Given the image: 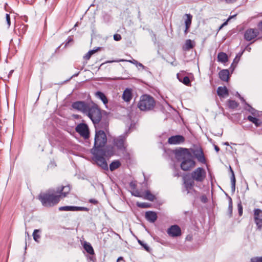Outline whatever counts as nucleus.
Listing matches in <instances>:
<instances>
[{
	"mask_svg": "<svg viewBox=\"0 0 262 262\" xmlns=\"http://www.w3.org/2000/svg\"><path fill=\"white\" fill-rule=\"evenodd\" d=\"M72 107L88 116L94 124L100 123L102 118L101 110L98 105L93 102L77 101L72 103Z\"/></svg>",
	"mask_w": 262,
	"mask_h": 262,
	"instance_id": "nucleus-1",
	"label": "nucleus"
},
{
	"mask_svg": "<svg viewBox=\"0 0 262 262\" xmlns=\"http://www.w3.org/2000/svg\"><path fill=\"white\" fill-rule=\"evenodd\" d=\"M38 198L43 206L51 207L59 203L61 195H58L56 191L50 189L46 192L40 193Z\"/></svg>",
	"mask_w": 262,
	"mask_h": 262,
	"instance_id": "nucleus-2",
	"label": "nucleus"
},
{
	"mask_svg": "<svg viewBox=\"0 0 262 262\" xmlns=\"http://www.w3.org/2000/svg\"><path fill=\"white\" fill-rule=\"evenodd\" d=\"M176 155L182 159L181 168L184 171H189L194 167L195 162L192 159V155L187 148H181L176 151Z\"/></svg>",
	"mask_w": 262,
	"mask_h": 262,
	"instance_id": "nucleus-3",
	"label": "nucleus"
},
{
	"mask_svg": "<svg viewBox=\"0 0 262 262\" xmlns=\"http://www.w3.org/2000/svg\"><path fill=\"white\" fill-rule=\"evenodd\" d=\"M155 105L156 101L154 98L147 94L142 95L138 103V108L142 111L152 110Z\"/></svg>",
	"mask_w": 262,
	"mask_h": 262,
	"instance_id": "nucleus-4",
	"label": "nucleus"
},
{
	"mask_svg": "<svg viewBox=\"0 0 262 262\" xmlns=\"http://www.w3.org/2000/svg\"><path fill=\"white\" fill-rule=\"evenodd\" d=\"M107 142L105 133L102 130H96L94 147L91 149L100 150V148L105 146Z\"/></svg>",
	"mask_w": 262,
	"mask_h": 262,
	"instance_id": "nucleus-5",
	"label": "nucleus"
},
{
	"mask_svg": "<svg viewBox=\"0 0 262 262\" xmlns=\"http://www.w3.org/2000/svg\"><path fill=\"white\" fill-rule=\"evenodd\" d=\"M127 136V132H126L113 140L114 146L118 151L121 152L123 154L127 153V144L126 141Z\"/></svg>",
	"mask_w": 262,
	"mask_h": 262,
	"instance_id": "nucleus-6",
	"label": "nucleus"
},
{
	"mask_svg": "<svg viewBox=\"0 0 262 262\" xmlns=\"http://www.w3.org/2000/svg\"><path fill=\"white\" fill-rule=\"evenodd\" d=\"M91 152L93 155L92 159L97 165L104 170H107V163L104 157L105 156L102 154V152L100 150L91 149Z\"/></svg>",
	"mask_w": 262,
	"mask_h": 262,
	"instance_id": "nucleus-7",
	"label": "nucleus"
},
{
	"mask_svg": "<svg viewBox=\"0 0 262 262\" xmlns=\"http://www.w3.org/2000/svg\"><path fill=\"white\" fill-rule=\"evenodd\" d=\"M206 177L205 169L202 167H198L191 173L192 179L197 182H203Z\"/></svg>",
	"mask_w": 262,
	"mask_h": 262,
	"instance_id": "nucleus-8",
	"label": "nucleus"
},
{
	"mask_svg": "<svg viewBox=\"0 0 262 262\" xmlns=\"http://www.w3.org/2000/svg\"><path fill=\"white\" fill-rule=\"evenodd\" d=\"M75 130L85 139H88L90 137L89 127L85 123H81L78 124L75 128Z\"/></svg>",
	"mask_w": 262,
	"mask_h": 262,
	"instance_id": "nucleus-9",
	"label": "nucleus"
},
{
	"mask_svg": "<svg viewBox=\"0 0 262 262\" xmlns=\"http://www.w3.org/2000/svg\"><path fill=\"white\" fill-rule=\"evenodd\" d=\"M259 35V31L256 28H248L244 32V38L248 41L255 39Z\"/></svg>",
	"mask_w": 262,
	"mask_h": 262,
	"instance_id": "nucleus-10",
	"label": "nucleus"
},
{
	"mask_svg": "<svg viewBox=\"0 0 262 262\" xmlns=\"http://www.w3.org/2000/svg\"><path fill=\"white\" fill-rule=\"evenodd\" d=\"M254 220L258 230H260L262 228V210L260 209H254Z\"/></svg>",
	"mask_w": 262,
	"mask_h": 262,
	"instance_id": "nucleus-11",
	"label": "nucleus"
},
{
	"mask_svg": "<svg viewBox=\"0 0 262 262\" xmlns=\"http://www.w3.org/2000/svg\"><path fill=\"white\" fill-rule=\"evenodd\" d=\"M167 232L171 237H177L181 235V229L178 225H174L167 229Z\"/></svg>",
	"mask_w": 262,
	"mask_h": 262,
	"instance_id": "nucleus-12",
	"label": "nucleus"
},
{
	"mask_svg": "<svg viewBox=\"0 0 262 262\" xmlns=\"http://www.w3.org/2000/svg\"><path fill=\"white\" fill-rule=\"evenodd\" d=\"M58 210L59 211H88L89 209L85 207H77V206H61L59 207Z\"/></svg>",
	"mask_w": 262,
	"mask_h": 262,
	"instance_id": "nucleus-13",
	"label": "nucleus"
},
{
	"mask_svg": "<svg viewBox=\"0 0 262 262\" xmlns=\"http://www.w3.org/2000/svg\"><path fill=\"white\" fill-rule=\"evenodd\" d=\"M185 141V138L181 135L172 136L168 139V143L169 144L177 145L183 143Z\"/></svg>",
	"mask_w": 262,
	"mask_h": 262,
	"instance_id": "nucleus-14",
	"label": "nucleus"
},
{
	"mask_svg": "<svg viewBox=\"0 0 262 262\" xmlns=\"http://www.w3.org/2000/svg\"><path fill=\"white\" fill-rule=\"evenodd\" d=\"M183 181L185 188L187 191V193H189L190 190L192 189L194 185V180L192 178L184 177Z\"/></svg>",
	"mask_w": 262,
	"mask_h": 262,
	"instance_id": "nucleus-15",
	"label": "nucleus"
},
{
	"mask_svg": "<svg viewBox=\"0 0 262 262\" xmlns=\"http://www.w3.org/2000/svg\"><path fill=\"white\" fill-rule=\"evenodd\" d=\"M193 154L194 156L196 158L199 162L203 164L206 163V159L204 156L203 151L201 148L194 149L193 151Z\"/></svg>",
	"mask_w": 262,
	"mask_h": 262,
	"instance_id": "nucleus-16",
	"label": "nucleus"
},
{
	"mask_svg": "<svg viewBox=\"0 0 262 262\" xmlns=\"http://www.w3.org/2000/svg\"><path fill=\"white\" fill-rule=\"evenodd\" d=\"M100 151L102 152V154L105 156H112L114 155L115 150L114 147L111 145H107L105 147L100 149Z\"/></svg>",
	"mask_w": 262,
	"mask_h": 262,
	"instance_id": "nucleus-17",
	"label": "nucleus"
},
{
	"mask_svg": "<svg viewBox=\"0 0 262 262\" xmlns=\"http://www.w3.org/2000/svg\"><path fill=\"white\" fill-rule=\"evenodd\" d=\"M69 186H62L61 188H58L56 192L58 195H61V198H64L70 191Z\"/></svg>",
	"mask_w": 262,
	"mask_h": 262,
	"instance_id": "nucleus-18",
	"label": "nucleus"
},
{
	"mask_svg": "<svg viewBox=\"0 0 262 262\" xmlns=\"http://www.w3.org/2000/svg\"><path fill=\"white\" fill-rule=\"evenodd\" d=\"M145 217L148 222L154 223L157 219V214L154 211H148L146 212Z\"/></svg>",
	"mask_w": 262,
	"mask_h": 262,
	"instance_id": "nucleus-19",
	"label": "nucleus"
},
{
	"mask_svg": "<svg viewBox=\"0 0 262 262\" xmlns=\"http://www.w3.org/2000/svg\"><path fill=\"white\" fill-rule=\"evenodd\" d=\"M220 78L224 81H228L229 77V72L228 70H222L219 73Z\"/></svg>",
	"mask_w": 262,
	"mask_h": 262,
	"instance_id": "nucleus-20",
	"label": "nucleus"
},
{
	"mask_svg": "<svg viewBox=\"0 0 262 262\" xmlns=\"http://www.w3.org/2000/svg\"><path fill=\"white\" fill-rule=\"evenodd\" d=\"M122 98L126 102L130 101L132 98V93L131 90L126 89L123 93Z\"/></svg>",
	"mask_w": 262,
	"mask_h": 262,
	"instance_id": "nucleus-21",
	"label": "nucleus"
},
{
	"mask_svg": "<svg viewBox=\"0 0 262 262\" xmlns=\"http://www.w3.org/2000/svg\"><path fill=\"white\" fill-rule=\"evenodd\" d=\"M216 92L220 97H224L228 95V90L226 86H219L217 89Z\"/></svg>",
	"mask_w": 262,
	"mask_h": 262,
	"instance_id": "nucleus-22",
	"label": "nucleus"
},
{
	"mask_svg": "<svg viewBox=\"0 0 262 262\" xmlns=\"http://www.w3.org/2000/svg\"><path fill=\"white\" fill-rule=\"evenodd\" d=\"M177 78L180 82H182L183 83H184L186 85H189V84L190 83V81L189 77H188L187 76H183L182 74H179V73L177 74Z\"/></svg>",
	"mask_w": 262,
	"mask_h": 262,
	"instance_id": "nucleus-23",
	"label": "nucleus"
},
{
	"mask_svg": "<svg viewBox=\"0 0 262 262\" xmlns=\"http://www.w3.org/2000/svg\"><path fill=\"white\" fill-rule=\"evenodd\" d=\"M241 99L242 102H245L246 105H247V107L245 108V109L248 111L249 112H250L253 116H256L258 114V112L257 110L251 107L250 105L247 104L246 102L245 99L241 97Z\"/></svg>",
	"mask_w": 262,
	"mask_h": 262,
	"instance_id": "nucleus-24",
	"label": "nucleus"
},
{
	"mask_svg": "<svg viewBox=\"0 0 262 262\" xmlns=\"http://www.w3.org/2000/svg\"><path fill=\"white\" fill-rule=\"evenodd\" d=\"M95 96L100 99L104 104L106 105L108 103L107 98L103 93L100 91H97L95 93Z\"/></svg>",
	"mask_w": 262,
	"mask_h": 262,
	"instance_id": "nucleus-25",
	"label": "nucleus"
},
{
	"mask_svg": "<svg viewBox=\"0 0 262 262\" xmlns=\"http://www.w3.org/2000/svg\"><path fill=\"white\" fill-rule=\"evenodd\" d=\"M230 170L231 173V191H232V193H234V192L235 191L236 179H235V175L234 173V171L231 167H230Z\"/></svg>",
	"mask_w": 262,
	"mask_h": 262,
	"instance_id": "nucleus-26",
	"label": "nucleus"
},
{
	"mask_svg": "<svg viewBox=\"0 0 262 262\" xmlns=\"http://www.w3.org/2000/svg\"><path fill=\"white\" fill-rule=\"evenodd\" d=\"M247 119L249 121L254 123L256 127H259L261 125V122L258 119L256 118L255 116H252L249 115L247 117Z\"/></svg>",
	"mask_w": 262,
	"mask_h": 262,
	"instance_id": "nucleus-27",
	"label": "nucleus"
},
{
	"mask_svg": "<svg viewBox=\"0 0 262 262\" xmlns=\"http://www.w3.org/2000/svg\"><path fill=\"white\" fill-rule=\"evenodd\" d=\"M217 60L222 63H225L228 61V56L224 52H220L217 55Z\"/></svg>",
	"mask_w": 262,
	"mask_h": 262,
	"instance_id": "nucleus-28",
	"label": "nucleus"
},
{
	"mask_svg": "<svg viewBox=\"0 0 262 262\" xmlns=\"http://www.w3.org/2000/svg\"><path fill=\"white\" fill-rule=\"evenodd\" d=\"M121 165V163L118 160L113 161L110 165V169L111 171H114Z\"/></svg>",
	"mask_w": 262,
	"mask_h": 262,
	"instance_id": "nucleus-29",
	"label": "nucleus"
},
{
	"mask_svg": "<svg viewBox=\"0 0 262 262\" xmlns=\"http://www.w3.org/2000/svg\"><path fill=\"white\" fill-rule=\"evenodd\" d=\"M194 47L192 41L190 39H187L185 41V45L183 46V49L186 51L192 49Z\"/></svg>",
	"mask_w": 262,
	"mask_h": 262,
	"instance_id": "nucleus-30",
	"label": "nucleus"
},
{
	"mask_svg": "<svg viewBox=\"0 0 262 262\" xmlns=\"http://www.w3.org/2000/svg\"><path fill=\"white\" fill-rule=\"evenodd\" d=\"M84 248L88 253L90 254H94V249L90 244L86 243H85L84 244Z\"/></svg>",
	"mask_w": 262,
	"mask_h": 262,
	"instance_id": "nucleus-31",
	"label": "nucleus"
},
{
	"mask_svg": "<svg viewBox=\"0 0 262 262\" xmlns=\"http://www.w3.org/2000/svg\"><path fill=\"white\" fill-rule=\"evenodd\" d=\"M186 15L187 16V18L185 20V27L187 29V28H189V27H190L192 16L190 14H186Z\"/></svg>",
	"mask_w": 262,
	"mask_h": 262,
	"instance_id": "nucleus-32",
	"label": "nucleus"
},
{
	"mask_svg": "<svg viewBox=\"0 0 262 262\" xmlns=\"http://www.w3.org/2000/svg\"><path fill=\"white\" fill-rule=\"evenodd\" d=\"M144 199L150 201H154L156 199L155 196L151 193V192L149 190H147L145 191V195Z\"/></svg>",
	"mask_w": 262,
	"mask_h": 262,
	"instance_id": "nucleus-33",
	"label": "nucleus"
},
{
	"mask_svg": "<svg viewBox=\"0 0 262 262\" xmlns=\"http://www.w3.org/2000/svg\"><path fill=\"white\" fill-rule=\"evenodd\" d=\"M40 232V230L35 229L33 233V239L35 242L37 243L39 242V239L40 238V235L39 234Z\"/></svg>",
	"mask_w": 262,
	"mask_h": 262,
	"instance_id": "nucleus-34",
	"label": "nucleus"
},
{
	"mask_svg": "<svg viewBox=\"0 0 262 262\" xmlns=\"http://www.w3.org/2000/svg\"><path fill=\"white\" fill-rule=\"evenodd\" d=\"M27 30V26L22 24L19 26V28H18V32L19 34V35H23L24 34Z\"/></svg>",
	"mask_w": 262,
	"mask_h": 262,
	"instance_id": "nucleus-35",
	"label": "nucleus"
},
{
	"mask_svg": "<svg viewBox=\"0 0 262 262\" xmlns=\"http://www.w3.org/2000/svg\"><path fill=\"white\" fill-rule=\"evenodd\" d=\"M99 49V48H98L96 50H92L89 51L84 56L83 58L86 60H88L90 59L91 56L94 54Z\"/></svg>",
	"mask_w": 262,
	"mask_h": 262,
	"instance_id": "nucleus-36",
	"label": "nucleus"
},
{
	"mask_svg": "<svg viewBox=\"0 0 262 262\" xmlns=\"http://www.w3.org/2000/svg\"><path fill=\"white\" fill-rule=\"evenodd\" d=\"M228 105L230 108L234 109L238 106V104L234 100H229Z\"/></svg>",
	"mask_w": 262,
	"mask_h": 262,
	"instance_id": "nucleus-37",
	"label": "nucleus"
},
{
	"mask_svg": "<svg viewBox=\"0 0 262 262\" xmlns=\"http://www.w3.org/2000/svg\"><path fill=\"white\" fill-rule=\"evenodd\" d=\"M137 206L142 208H147L150 207V204L148 203L137 202Z\"/></svg>",
	"mask_w": 262,
	"mask_h": 262,
	"instance_id": "nucleus-38",
	"label": "nucleus"
},
{
	"mask_svg": "<svg viewBox=\"0 0 262 262\" xmlns=\"http://www.w3.org/2000/svg\"><path fill=\"white\" fill-rule=\"evenodd\" d=\"M138 242L139 244L140 245H141L146 251H149L150 248H149V246L147 245V244H146V243H144V242H143L141 240H139V239L138 240Z\"/></svg>",
	"mask_w": 262,
	"mask_h": 262,
	"instance_id": "nucleus-39",
	"label": "nucleus"
},
{
	"mask_svg": "<svg viewBox=\"0 0 262 262\" xmlns=\"http://www.w3.org/2000/svg\"><path fill=\"white\" fill-rule=\"evenodd\" d=\"M229 199V205H228V211L230 215L232 212V201L230 196H228Z\"/></svg>",
	"mask_w": 262,
	"mask_h": 262,
	"instance_id": "nucleus-40",
	"label": "nucleus"
},
{
	"mask_svg": "<svg viewBox=\"0 0 262 262\" xmlns=\"http://www.w3.org/2000/svg\"><path fill=\"white\" fill-rule=\"evenodd\" d=\"M242 54H243V52H242L241 53H239L238 54H237L235 58H234V59L233 60V63H232L231 66H232L234 63L237 64L238 63V62L239 60V58H240V57H241V56Z\"/></svg>",
	"mask_w": 262,
	"mask_h": 262,
	"instance_id": "nucleus-41",
	"label": "nucleus"
},
{
	"mask_svg": "<svg viewBox=\"0 0 262 262\" xmlns=\"http://www.w3.org/2000/svg\"><path fill=\"white\" fill-rule=\"evenodd\" d=\"M251 262H262V256L252 257L251 258Z\"/></svg>",
	"mask_w": 262,
	"mask_h": 262,
	"instance_id": "nucleus-42",
	"label": "nucleus"
},
{
	"mask_svg": "<svg viewBox=\"0 0 262 262\" xmlns=\"http://www.w3.org/2000/svg\"><path fill=\"white\" fill-rule=\"evenodd\" d=\"M237 208L239 215L241 216L243 214V206L241 203H239L237 204Z\"/></svg>",
	"mask_w": 262,
	"mask_h": 262,
	"instance_id": "nucleus-43",
	"label": "nucleus"
},
{
	"mask_svg": "<svg viewBox=\"0 0 262 262\" xmlns=\"http://www.w3.org/2000/svg\"><path fill=\"white\" fill-rule=\"evenodd\" d=\"M257 30L259 32V34L262 33V20L257 24Z\"/></svg>",
	"mask_w": 262,
	"mask_h": 262,
	"instance_id": "nucleus-44",
	"label": "nucleus"
},
{
	"mask_svg": "<svg viewBox=\"0 0 262 262\" xmlns=\"http://www.w3.org/2000/svg\"><path fill=\"white\" fill-rule=\"evenodd\" d=\"M114 39L116 41H119L121 39V36L119 34H116L114 35Z\"/></svg>",
	"mask_w": 262,
	"mask_h": 262,
	"instance_id": "nucleus-45",
	"label": "nucleus"
},
{
	"mask_svg": "<svg viewBox=\"0 0 262 262\" xmlns=\"http://www.w3.org/2000/svg\"><path fill=\"white\" fill-rule=\"evenodd\" d=\"M6 18L7 23L8 26L9 27L11 24V21H10V16L9 14H6Z\"/></svg>",
	"mask_w": 262,
	"mask_h": 262,
	"instance_id": "nucleus-46",
	"label": "nucleus"
},
{
	"mask_svg": "<svg viewBox=\"0 0 262 262\" xmlns=\"http://www.w3.org/2000/svg\"><path fill=\"white\" fill-rule=\"evenodd\" d=\"M124 61H126V60H124V59L115 60H108V61H105L104 63H112V62H117Z\"/></svg>",
	"mask_w": 262,
	"mask_h": 262,
	"instance_id": "nucleus-47",
	"label": "nucleus"
},
{
	"mask_svg": "<svg viewBox=\"0 0 262 262\" xmlns=\"http://www.w3.org/2000/svg\"><path fill=\"white\" fill-rule=\"evenodd\" d=\"M201 201L203 203H206L207 201V198L205 195H203L200 197Z\"/></svg>",
	"mask_w": 262,
	"mask_h": 262,
	"instance_id": "nucleus-48",
	"label": "nucleus"
},
{
	"mask_svg": "<svg viewBox=\"0 0 262 262\" xmlns=\"http://www.w3.org/2000/svg\"><path fill=\"white\" fill-rule=\"evenodd\" d=\"M174 171L173 172V176L177 177H179L180 176V174L178 170H177L176 167H174Z\"/></svg>",
	"mask_w": 262,
	"mask_h": 262,
	"instance_id": "nucleus-49",
	"label": "nucleus"
},
{
	"mask_svg": "<svg viewBox=\"0 0 262 262\" xmlns=\"http://www.w3.org/2000/svg\"><path fill=\"white\" fill-rule=\"evenodd\" d=\"M73 40L72 38L71 37H69L66 40V42L65 43V47H66L68 43H69L71 41Z\"/></svg>",
	"mask_w": 262,
	"mask_h": 262,
	"instance_id": "nucleus-50",
	"label": "nucleus"
},
{
	"mask_svg": "<svg viewBox=\"0 0 262 262\" xmlns=\"http://www.w3.org/2000/svg\"><path fill=\"white\" fill-rule=\"evenodd\" d=\"M228 23V20L224 22L220 27L219 29H221L224 26L226 25Z\"/></svg>",
	"mask_w": 262,
	"mask_h": 262,
	"instance_id": "nucleus-51",
	"label": "nucleus"
},
{
	"mask_svg": "<svg viewBox=\"0 0 262 262\" xmlns=\"http://www.w3.org/2000/svg\"><path fill=\"white\" fill-rule=\"evenodd\" d=\"M129 62H131V63H133L134 64H137V63H138V61L136 60H133V61H131V60H128Z\"/></svg>",
	"mask_w": 262,
	"mask_h": 262,
	"instance_id": "nucleus-52",
	"label": "nucleus"
},
{
	"mask_svg": "<svg viewBox=\"0 0 262 262\" xmlns=\"http://www.w3.org/2000/svg\"><path fill=\"white\" fill-rule=\"evenodd\" d=\"M214 149L216 152H218L220 150V148L217 145H214Z\"/></svg>",
	"mask_w": 262,
	"mask_h": 262,
	"instance_id": "nucleus-53",
	"label": "nucleus"
},
{
	"mask_svg": "<svg viewBox=\"0 0 262 262\" xmlns=\"http://www.w3.org/2000/svg\"><path fill=\"white\" fill-rule=\"evenodd\" d=\"M137 65H138V66H139L140 67H144L142 63H139L138 62V63H137Z\"/></svg>",
	"mask_w": 262,
	"mask_h": 262,
	"instance_id": "nucleus-54",
	"label": "nucleus"
},
{
	"mask_svg": "<svg viewBox=\"0 0 262 262\" xmlns=\"http://www.w3.org/2000/svg\"><path fill=\"white\" fill-rule=\"evenodd\" d=\"M246 50L248 51V52H250L251 50V48L250 47H246Z\"/></svg>",
	"mask_w": 262,
	"mask_h": 262,
	"instance_id": "nucleus-55",
	"label": "nucleus"
},
{
	"mask_svg": "<svg viewBox=\"0 0 262 262\" xmlns=\"http://www.w3.org/2000/svg\"><path fill=\"white\" fill-rule=\"evenodd\" d=\"M188 29H189V28H187L186 29V28L185 27V31H184V33H185V34H186L188 33Z\"/></svg>",
	"mask_w": 262,
	"mask_h": 262,
	"instance_id": "nucleus-56",
	"label": "nucleus"
},
{
	"mask_svg": "<svg viewBox=\"0 0 262 262\" xmlns=\"http://www.w3.org/2000/svg\"><path fill=\"white\" fill-rule=\"evenodd\" d=\"M122 259H123V257L120 256V257L118 258L117 261H119V260H122Z\"/></svg>",
	"mask_w": 262,
	"mask_h": 262,
	"instance_id": "nucleus-57",
	"label": "nucleus"
},
{
	"mask_svg": "<svg viewBox=\"0 0 262 262\" xmlns=\"http://www.w3.org/2000/svg\"><path fill=\"white\" fill-rule=\"evenodd\" d=\"M235 16H236V15H233V16H230L229 17V18H228V19L227 20L228 21V20H229V19H231V18H233V17H235Z\"/></svg>",
	"mask_w": 262,
	"mask_h": 262,
	"instance_id": "nucleus-58",
	"label": "nucleus"
},
{
	"mask_svg": "<svg viewBox=\"0 0 262 262\" xmlns=\"http://www.w3.org/2000/svg\"><path fill=\"white\" fill-rule=\"evenodd\" d=\"M90 202H91V203H94V202H96V201L94 200H90Z\"/></svg>",
	"mask_w": 262,
	"mask_h": 262,
	"instance_id": "nucleus-59",
	"label": "nucleus"
},
{
	"mask_svg": "<svg viewBox=\"0 0 262 262\" xmlns=\"http://www.w3.org/2000/svg\"><path fill=\"white\" fill-rule=\"evenodd\" d=\"M134 195H135V196H140L139 195V194H138V193H137V194H134Z\"/></svg>",
	"mask_w": 262,
	"mask_h": 262,
	"instance_id": "nucleus-60",
	"label": "nucleus"
},
{
	"mask_svg": "<svg viewBox=\"0 0 262 262\" xmlns=\"http://www.w3.org/2000/svg\"><path fill=\"white\" fill-rule=\"evenodd\" d=\"M224 145H229V143H228V142H225V143H224Z\"/></svg>",
	"mask_w": 262,
	"mask_h": 262,
	"instance_id": "nucleus-61",
	"label": "nucleus"
},
{
	"mask_svg": "<svg viewBox=\"0 0 262 262\" xmlns=\"http://www.w3.org/2000/svg\"><path fill=\"white\" fill-rule=\"evenodd\" d=\"M46 2L47 1V0H45Z\"/></svg>",
	"mask_w": 262,
	"mask_h": 262,
	"instance_id": "nucleus-62",
	"label": "nucleus"
}]
</instances>
